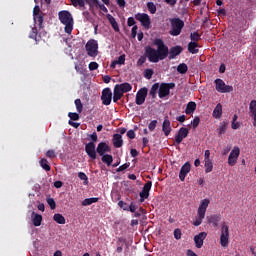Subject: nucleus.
<instances>
[{
	"instance_id": "1",
	"label": "nucleus",
	"mask_w": 256,
	"mask_h": 256,
	"mask_svg": "<svg viewBox=\"0 0 256 256\" xmlns=\"http://www.w3.org/2000/svg\"><path fill=\"white\" fill-rule=\"evenodd\" d=\"M154 45H156L157 49L151 46L145 47V55L150 63H159V61H164L169 57V47L165 45L163 39L156 38Z\"/></svg>"
},
{
	"instance_id": "2",
	"label": "nucleus",
	"mask_w": 256,
	"mask_h": 256,
	"mask_svg": "<svg viewBox=\"0 0 256 256\" xmlns=\"http://www.w3.org/2000/svg\"><path fill=\"white\" fill-rule=\"evenodd\" d=\"M58 19L64 25L65 33L71 35L73 33V25H75L73 14L69 10H61L58 12Z\"/></svg>"
},
{
	"instance_id": "3",
	"label": "nucleus",
	"mask_w": 256,
	"mask_h": 256,
	"mask_svg": "<svg viewBox=\"0 0 256 256\" xmlns=\"http://www.w3.org/2000/svg\"><path fill=\"white\" fill-rule=\"evenodd\" d=\"M169 22V35H172V37H178V35H181V31H183V27H185V22L181 20V18H170Z\"/></svg>"
},
{
	"instance_id": "4",
	"label": "nucleus",
	"mask_w": 256,
	"mask_h": 256,
	"mask_svg": "<svg viewBox=\"0 0 256 256\" xmlns=\"http://www.w3.org/2000/svg\"><path fill=\"white\" fill-rule=\"evenodd\" d=\"M88 57H97L99 55V42L95 39H90L85 45Z\"/></svg>"
},
{
	"instance_id": "5",
	"label": "nucleus",
	"mask_w": 256,
	"mask_h": 256,
	"mask_svg": "<svg viewBox=\"0 0 256 256\" xmlns=\"http://www.w3.org/2000/svg\"><path fill=\"white\" fill-rule=\"evenodd\" d=\"M171 89H175V83H161L158 88V97L165 99L171 93Z\"/></svg>"
},
{
	"instance_id": "6",
	"label": "nucleus",
	"mask_w": 256,
	"mask_h": 256,
	"mask_svg": "<svg viewBox=\"0 0 256 256\" xmlns=\"http://www.w3.org/2000/svg\"><path fill=\"white\" fill-rule=\"evenodd\" d=\"M220 245L224 248L229 247V227L225 222L221 226Z\"/></svg>"
},
{
	"instance_id": "7",
	"label": "nucleus",
	"mask_w": 256,
	"mask_h": 256,
	"mask_svg": "<svg viewBox=\"0 0 256 256\" xmlns=\"http://www.w3.org/2000/svg\"><path fill=\"white\" fill-rule=\"evenodd\" d=\"M135 20L139 21L143 28L151 29V17L147 13H137L135 15Z\"/></svg>"
},
{
	"instance_id": "8",
	"label": "nucleus",
	"mask_w": 256,
	"mask_h": 256,
	"mask_svg": "<svg viewBox=\"0 0 256 256\" xmlns=\"http://www.w3.org/2000/svg\"><path fill=\"white\" fill-rule=\"evenodd\" d=\"M214 83L216 85V91H218V93H232L233 91V86L225 84V81H223L222 79L218 78L214 81Z\"/></svg>"
},
{
	"instance_id": "9",
	"label": "nucleus",
	"mask_w": 256,
	"mask_h": 256,
	"mask_svg": "<svg viewBox=\"0 0 256 256\" xmlns=\"http://www.w3.org/2000/svg\"><path fill=\"white\" fill-rule=\"evenodd\" d=\"M239 155H241V150L239 147H234L228 157V165H230V167H235V165H237Z\"/></svg>"
},
{
	"instance_id": "10",
	"label": "nucleus",
	"mask_w": 256,
	"mask_h": 256,
	"mask_svg": "<svg viewBox=\"0 0 256 256\" xmlns=\"http://www.w3.org/2000/svg\"><path fill=\"white\" fill-rule=\"evenodd\" d=\"M101 101L102 105H111V101H113V92H111V88H104L102 90Z\"/></svg>"
},
{
	"instance_id": "11",
	"label": "nucleus",
	"mask_w": 256,
	"mask_h": 256,
	"mask_svg": "<svg viewBox=\"0 0 256 256\" xmlns=\"http://www.w3.org/2000/svg\"><path fill=\"white\" fill-rule=\"evenodd\" d=\"M33 17L34 23H38V27L43 29V14L41 12V8H39L37 5L33 9Z\"/></svg>"
},
{
	"instance_id": "12",
	"label": "nucleus",
	"mask_w": 256,
	"mask_h": 256,
	"mask_svg": "<svg viewBox=\"0 0 256 256\" xmlns=\"http://www.w3.org/2000/svg\"><path fill=\"white\" fill-rule=\"evenodd\" d=\"M189 135V129L181 127L178 133L175 135V145H181L183 140Z\"/></svg>"
},
{
	"instance_id": "13",
	"label": "nucleus",
	"mask_w": 256,
	"mask_h": 256,
	"mask_svg": "<svg viewBox=\"0 0 256 256\" xmlns=\"http://www.w3.org/2000/svg\"><path fill=\"white\" fill-rule=\"evenodd\" d=\"M151 187H153V182H151V181H147L144 184L142 191L140 192L141 203H143V201H145V199H149V191H151Z\"/></svg>"
},
{
	"instance_id": "14",
	"label": "nucleus",
	"mask_w": 256,
	"mask_h": 256,
	"mask_svg": "<svg viewBox=\"0 0 256 256\" xmlns=\"http://www.w3.org/2000/svg\"><path fill=\"white\" fill-rule=\"evenodd\" d=\"M147 88H141L136 94V105H143L145 103V99H147Z\"/></svg>"
},
{
	"instance_id": "15",
	"label": "nucleus",
	"mask_w": 256,
	"mask_h": 256,
	"mask_svg": "<svg viewBox=\"0 0 256 256\" xmlns=\"http://www.w3.org/2000/svg\"><path fill=\"white\" fill-rule=\"evenodd\" d=\"M85 151L90 159H97V151L95 150V143L89 142L85 144Z\"/></svg>"
},
{
	"instance_id": "16",
	"label": "nucleus",
	"mask_w": 256,
	"mask_h": 256,
	"mask_svg": "<svg viewBox=\"0 0 256 256\" xmlns=\"http://www.w3.org/2000/svg\"><path fill=\"white\" fill-rule=\"evenodd\" d=\"M96 153L101 157L105 155V153H111V146L106 142H100L96 148Z\"/></svg>"
},
{
	"instance_id": "17",
	"label": "nucleus",
	"mask_w": 256,
	"mask_h": 256,
	"mask_svg": "<svg viewBox=\"0 0 256 256\" xmlns=\"http://www.w3.org/2000/svg\"><path fill=\"white\" fill-rule=\"evenodd\" d=\"M181 53H183V47L179 45L171 47L170 49H168V59H170L171 61L175 59V57L181 55Z\"/></svg>"
},
{
	"instance_id": "18",
	"label": "nucleus",
	"mask_w": 256,
	"mask_h": 256,
	"mask_svg": "<svg viewBox=\"0 0 256 256\" xmlns=\"http://www.w3.org/2000/svg\"><path fill=\"white\" fill-rule=\"evenodd\" d=\"M205 239H207V232H200L198 235L194 236L195 247L201 249Z\"/></svg>"
},
{
	"instance_id": "19",
	"label": "nucleus",
	"mask_w": 256,
	"mask_h": 256,
	"mask_svg": "<svg viewBox=\"0 0 256 256\" xmlns=\"http://www.w3.org/2000/svg\"><path fill=\"white\" fill-rule=\"evenodd\" d=\"M162 131L165 137H169V135H171V131H173L171 128V121L169 120V116L164 117V121L162 123Z\"/></svg>"
},
{
	"instance_id": "20",
	"label": "nucleus",
	"mask_w": 256,
	"mask_h": 256,
	"mask_svg": "<svg viewBox=\"0 0 256 256\" xmlns=\"http://www.w3.org/2000/svg\"><path fill=\"white\" fill-rule=\"evenodd\" d=\"M190 172H191V164L189 162H186L180 169V173H179L180 181H185L187 174H189Z\"/></svg>"
},
{
	"instance_id": "21",
	"label": "nucleus",
	"mask_w": 256,
	"mask_h": 256,
	"mask_svg": "<svg viewBox=\"0 0 256 256\" xmlns=\"http://www.w3.org/2000/svg\"><path fill=\"white\" fill-rule=\"evenodd\" d=\"M209 199H204L201 201L200 206L198 207L197 215L200 217H205V213H207V207H209Z\"/></svg>"
},
{
	"instance_id": "22",
	"label": "nucleus",
	"mask_w": 256,
	"mask_h": 256,
	"mask_svg": "<svg viewBox=\"0 0 256 256\" xmlns=\"http://www.w3.org/2000/svg\"><path fill=\"white\" fill-rule=\"evenodd\" d=\"M112 141L116 149L123 147V137L121 136V134H114Z\"/></svg>"
},
{
	"instance_id": "23",
	"label": "nucleus",
	"mask_w": 256,
	"mask_h": 256,
	"mask_svg": "<svg viewBox=\"0 0 256 256\" xmlns=\"http://www.w3.org/2000/svg\"><path fill=\"white\" fill-rule=\"evenodd\" d=\"M112 29H114V31L116 33H119L120 29H119V24L117 23V20H115V17H113L111 14H107L106 15Z\"/></svg>"
},
{
	"instance_id": "24",
	"label": "nucleus",
	"mask_w": 256,
	"mask_h": 256,
	"mask_svg": "<svg viewBox=\"0 0 256 256\" xmlns=\"http://www.w3.org/2000/svg\"><path fill=\"white\" fill-rule=\"evenodd\" d=\"M196 109H197V103L190 101L186 105L185 113H186V115H193V113H195Z\"/></svg>"
},
{
	"instance_id": "25",
	"label": "nucleus",
	"mask_w": 256,
	"mask_h": 256,
	"mask_svg": "<svg viewBox=\"0 0 256 256\" xmlns=\"http://www.w3.org/2000/svg\"><path fill=\"white\" fill-rule=\"evenodd\" d=\"M119 90L124 93H129V91H132L133 86L130 83L124 82L122 84H116Z\"/></svg>"
},
{
	"instance_id": "26",
	"label": "nucleus",
	"mask_w": 256,
	"mask_h": 256,
	"mask_svg": "<svg viewBox=\"0 0 256 256\" xmlns=\"http://www.w3.org/2000/svg\"><path fill=\"white\" fill-rule=\"evenodd\" d=\"M43 221V216L41 214L32 213V222L34 227H41V222Z\"/></svg>"
},
{
	"instance_id": "27",
	"label": "nucleus",
	"mask_w": 256,
	"mask_h": 256,
	"mask_svg": "<svg viewBox=\"0 0 256 256\" xmlns=\"http://www.w3.org/2000/svg\"><path fill=\"white\" fill-rule=\"evenodd\" d=\"M123 93L119 89L117 85L114 86V92H113V102L117 103V101H120V99L123 97Z\"/></svg>"
},
{
	"instance_id": "28",
	"label": "nucleus",
	"mask_w": 256,
	"mask_h": 256,
	"mask_svg": "<svg viewBox=\"0 0 256 256\" xmlns=\"http://www.w3.org/2000/svg\"><path fill=\"white\" fill-rule=\"evenodd\" d=\"M71 1V5H73V7H75L76 9H80L81 11H85L86 7H85V0H70Z\"/></svg>"
},
{
	"instance_id": "29",
	"label": "nucleus",
	"mask_w": 256,
	"mask_h": 256,
	"mask_svg": "<svg viewBox=\"0 0 256 256\" xmlns=\"http://www.w3.org/2000/svg\"><path fill=\"white\" fill-rule=\"evenodd\" d=\"M221 115H223V106L221 103H218L213 110V117L215 119H220Z\"/></svg>"
},
{
	"instance_id": "30",
	"label": "nucleus",
	"mask_w": 256,
	"mask_h": 256,
	"mask_svg": "<svg viewBox=\"0 0 256 256\" xmlns=\"http://www.w3.org/2000/svg\"><path fill=\"white\" fill-rule=\"evenodd\" d=\"M101 157H102L101 158L102 163H105L107 167H111V164L113 163V155L103 154V156Z\"/></svg>"
},
{
	"instance_id": "31",
	"label": "nucleus",
	"mask_w": 256,
	"mask_h": 256,
	"mask_svg": "<svg viewBox=\"0 0 256 256\" xmlns=\"http://www.w3.org/2000/svg\"><path fill=\"white\" fill-rule=\"evenodd\" d=\"M197 47H199V44L197 42L188 43L189 53H192V55H195V54L199 53V49H197Z\"/></svg>"
},
{
	"instance_id": "32",
	"label": "nucleus",
	"mask_w": 256,
	"mask_h": 256,
	"mask_svg": "<svg viewBox=\"0 0 256 256\" xmlns=\"http://www.w3.org/2000/svg\"><path fill=\"white\" fill-rule=\"evenodd\" d=\"M219 221H221V215H213L209 218L208 223H212L214 227H218Z\"/></svg>"
},
{
	"instance_id": "33",
	"label": "nucleus",
	"mask_w": 256,
	"mask_h": 256,
	"mask_svg": "<svg viewBox=\"0 0 256 256\" xmlns=\"http://www.w3.org/2000/svg\"><path fill=\"white\" fill-rule=\"evenodd\" d=\"M99 201V198L94 197V198H86L82 201V206L87 207L89 205H93V203H97Z\"/></svg>"
},
{
	"instance_id": "34",
	"label": "nucleus",
	"mask_w": 256,
	"mask_h": 256,
	"mask_svg": "<svg viewBox=\"0 0 256 256\" xmlns=\"http://www.w3.org/2000/svg\"><path fill=\"white\" fill-rule=\"evenodd\" d=\"M250 117L256 118V100H252L249 104Z\"/></svg>"
},
{
	"instance_id": "35",
	"label": "nucleus",
	"mask_w": 256,
	"mask_h": 256,
	"mask_svg": "<svg viewBox=\"0 0 256 256\" xmlns=\"http://www.w3.org/2000/svg\"><path fill=\"white\" fill-rule=\"evenodd\" d=\"M146 7L151 15H155L157 13V5H155V3L147 2Z\"/></svg>"
},
{
	"instance_id": "36",
	"label": "nucleus",
	"mask_w": 256,
	"mask_h": 256,
	"mask_svg": "<svg viewBox=\"0 0 256 256\" xmlns=\"http://www.w3.org/2000/svg\"><path fill=\"white\" fill-rule=\"evenodd\" d=\"M85 3L89 6V10L93 11L99 5V0H85Z\"/></svg>"
},
{
	"instance_id": "37",
	"label": "nucleus",
	"mask_w": 256,
	"mask_h": 256,
	"mask_svg": "<svg viewBox=\"0 0 256 256\" xmlns=\"http://www.w3.org/2000/svg\"><path fill=\"white\" fill-rule=\"evenodd\" d=\"M53 220L59 225H65V217L61 214H54Z\"/></svg>"
},
{
	"instance_id": "38",
	"label": "nucleus",
	"mask_w": 256,
	"mask_h": 256,
	"mask_svg": "<svg viewBox=\"0 0 256 256\" xmlns=\"http://www.w3.org/2000/svg\"><path fill=\"white\" fill-rule=\"evenodd\" d=\"M158 91H159V83L153 84L150 89V96L152 97V99H155L157 97Z\"/></svg>"
},
{
	"instance_id": "39",
	"label": "nucleus",
	"mask_w": 256,
	"mask_h": 256,
	"mask_svg": "<svg viewBox=\"0 0 256 256\" xmlns=\"http://www.w3.org/2000/svg\"><path fill=\"white\" fill-rule=\"evenodd\" d=\"M40 166L42 167V169H44V171H51V166L49 165V161H47V159L42 158L40 160Z\"/></svg>"
},
{
	"instance_id": "40",
	"label": "nucleus",
	"mask_w": 256,
	"mask_h": 256,
	"mask_svg": "<svg viewBox=\"0 0 256 256\" xmlns=\"http://www.w3.org/2000/svg\"><path fill=\"white\" fill-rule=\"evenodd\" d=\"M177 71H178V73H180L181 75H185V73H187V71H189V68L187 67V64L182 63V64H179V65H178Z\"/></svg>"
},
{
	"instance_id": "41",
	"label": "nucleus",
	"mask_w": 256,
	"mask_h": 256,
	"mask_svg": "<svg viewBox=\"0 0 256 256\" xmlns=\"http://www.w3.org/2000/svg\"><path fill=\"white\" fill-rule=\"evenodd\" d=\"M227 125L228 123L225 121L220 124V127L218 128V135H225V133H227Z\"/></svg>"
},
{
	"instance_id": "42",
	"label": "nucleus",
	"mask_w": 256,
	"mask_h": 256,
	"mask_svg": "<svg viewBox=\"0 0 256 256\" xmlns=\"http://www.w3.org/2000/svg\"><path fill=\"white\" fill-rule=\"evenodd\" d=\"M205 164V173H211V171H213V161L211 160H204Z\"/></svg>"
},
{
	"instance_id": "43",
	"label": "nucleus",
	"mask_w": 256,
	"mask_h": 256,
	"mask_svg": "<svg viewBox=\"0 0 256 256\" xmlns=\"http://www.w3.org/2000/svg\"><path fill=\"white\" fill-rule=\"evenodd\" d=\"M78 177L81 181H84V185H89V177H87V174H85L84 172H79Z\"/></svg>"
},
{
	"instance_id": "44",
	"label": "nucleus",
	"mask_w": 256,
	"mask_h": 256,
	"mask_svg": "<svg viewBox=\"0 0 256 256\" xmlns=\"http://www.w3.org/2000/svg\"><path fill=\"white\" fill-rule=\"evenodd\" d=\"M74 103H75L77 112H78V113H83V103H81V99H79V98L76 99V100L74 101Z\"/></svg>"
},
{
	"instance_id": "45",
	"label": "nucleus",
	"mask_w": 256,
	"mask_h": 256,
	"mask_svg": "<svg viewBox=\"0 0 256 256\" xmlns=\"http://www.w3.org/2000/svg\"><path fill=\"white\" fill-rule=\"evenodd\" d=\"M191 41H194L193 43H196V41L201 40V35L198 32H193L190 34Z\"/></svg>"
},
{
	"instance_id": "46",
	"label": "nucleus",
	"mask_w": 256,
	"mask_h": 256,
	"mask_svg": "<svg viewBox=\"0 0 256 256\" xmlns=\"http://www.w3.org/2000/svg\"><path fill=\"white\" fill-rule=\"evenodd\" d=\"M118 207H120V209H123V211H129V205L127 204V202H124L123 200H120L118 202Z\"/></svg>"
},
{
	"instance_id": "47",
	"label": "nucleus",
	"mask_w": 256,
	"mask_h": 256,
	"mask_svg": "<svg viewBox=\"0 0 256 256\" xmlns=\"http://www.w3.org/2000/svg\"><path fill=\"white\" fill-rule=\"evenodd\" d=\"M147 61V54L145 56H141L137 61V67H143L145 65V62Z\"/></svg>"
},
{
	"instance_id": "48",
	"label": "nucleus",
	"mask_w": 256,
	"mask_h": 256,
	"mask_svg": "<svg viewBox=\"0 0 256 256\" xmlns=\"http://www.w3.org/2000/svg\"><path fill=\"white\" fill-rule=\"evenodd\" d=\"M199 123H201V118H199V116H196L191 122L193 129H197V127H199Z\"/></svg>"
},
{
	"instance_id": "49",
	"label": "nucleus",
	"mask_w": 256,
	"mask_h": 256,
	"mask_svg": "<svg viewBox=\"0 0 256 256\" xmlns=\"http://www.w3.org/2000/svg\"><path fill=\"white\" fill-rule=\"evenodd\" d=\"M88 69L89 71H97V69H99V64L97 62H90Z\"/></svg>"
},
{
	"instance_id": "50",
	"label": "nucleus",
	"mask_w": 256,
	"mask_h": 256,
	"mask_svg": "<svg viewBox=\"0 0 256 256\" xmlns=\"http://www.w3.org/2000/svg\"><path fill=\"white\" fill-rule=\"evenodd\" d=\"M203 219H205V216L201 217L198 215V218H196V220L193 222L194 227H199V225L203 223Z\"/></svg>"
},
{
	"instance_id": "51",
	"label": "nucleus",
	"mask_w": 256,
	"mask_h": 256,
	"mask_svg": "<svg viewBox=\"0 0 256 256\" xmlns=\"http://www.w3.org/2000/svg\"><path fill=\"white\" fill-rule=\"evenodd\" d=\"M182 235H183V233H181V229L176 228V229L174 230V238H175L177 241H179V239H181Z\"/></svg>"
},
{
	"instance_id": "52",
	"label": "nucleus",
	"mask_w": 256,
	"mask_h": 256,
	"mask_svg": "<svg viewBox=\"0 0 256 256\" xmlns=\"http://www.w3.org/2000/svg\"><path fill=\"white\" fill-rule=\"evenodd\" d=\"M47 203H48L50 209H52V210L57 207V204L55 203V199H53V198H48Z\"/></svg>"
},
{
	"instance_id": "53",
	"label": "nucleus",
	"mask_w": 256,
	"mask_h": 256,
	"mask_svg": "<svg viewBox=\"0 0 256 256\" xmlns=\"http://www.w3.org/2000/svg\"><path fill=\"white\" fill-rule=\"evenodd\" d=\"M68 117H69L72 121H79V114H77L76 112H70V113H68Z\"/></svg>"
},
{
	"instance_id": "54",
	"label": "nucleus",
	"mask_w": 256,
	"mask_h": 256,
	"mask_svg": "<svg viewBox=\"0 0 256 256\" xmlns=\"http://www.w3.org/2000/svg\"><path fill=\"white\" fill-rule=\"evenodd\" d=\"M144 77L146 78V79H151V77H153V69H146L145 71H144Z\"/></svg>"
},
{
	"instance_id": "55",
	"label": "nucleus",
	"mask_w": 256,
	"mask_h": 256,
	"mask_svg": "<svg viewBox=\"0 0 256 256\" xmlns=\"http://www.w3.org/2000/svg\"><path fill=\"white\" fill-rule=\"evenodd\" d=\"M157 127V120H152L149 124H148V129L149 131H155V128Z\"/></svg>"
},
{
	"instance_id": "56",
	"label": "nucleus",
	"mask_w": 256,
	"mask_h": 256,
	"mask_svg": "<svg viewBox=\"0 0 256 256\" xmlns=\"http://www.w3.org/2000/svg\"><path fill=\"white\" fill-rule=\"evenodd\" d=\"M46 157H48V159H55V157H57V154H55V150H48L46 152Z\"/></svg>"
},
{
	"instance_id": "57",
	"label": "nucleus",
	"mask_w": 256,
	"mask_h": 256,
	"mask_svg": "<svg viewBox=\"0 0 256 256\" xmlns=\"http://www.w3.org/2000/svg\"><path fill=\"white\" fill-rule=\"evenodd\" d=\"M126 169H129V163H125L117 168V173H121L125 171Z\"/></svg>"
},
{
	"instance_id": "58",
	"label": "nucleus",
	"mask_w": 256,
	"mask_h": 256,
	"mask_svg": "<svg viewBox=\"0 0 256 256\" xmlns=\"http://www.w3.org/2000/svg\"><path fill=\"white\" fill-rule=\"evenodd\" d=\"M29 37L30 39L37 40V27L32 28Z\"/></svg>"
},
{
	"instance_id": "59",
	"label": "nucleus",
	"mask_w": 256,
	"mask_h": 256,
	"mask_svg": "<svg viewBox=\"0 0 256 256\" xmlns=\"http://www.w3.org/2000/svg\"><path fill=\"white\" fill-rule=\"evenodd\" d=\"M116 63L118 65H125V54L120 55L118 59L116 60Z\"/></svg>"
},
{
	"instance_id": "60",
	"label": "nucleus",
	"mask_w": 256,
	"mask_h": 256,
	"mask_svg": "<svg viewBox=\"0 0 256 256\" xmlns=\"http://www.w3.org/2000/svg\"><path fill=\"white\" fill-rule=\"evenodd\" d=\"M138 29L139 28L137 27V25L132 27V30H131V37H132V39H135V37H137V30Z\"/></svg>"
},
{
	"instance_id": "61",
	"label": "nucleus",
	"mask_w": 256,
	"mask_h": 256,
	"mask_svg": "<svg viewBox=\"0 0 256 256\" xmlns=\"http://www.w3.org/2000/svg\"><path fill=\"white\" fill-rule=\"evenodd\" d=\"M128 211H130L131 213H135V211H137V205L131 202V204L128 206Z\"/></svg>"
},
{
	"instance_id": "62",
	"label": "nucleus",
	"mask_w": 256,
	"mask_h": 256,
	"mask_svg": "<svg viewBox=\"0 0 256 256\" xmlns=\"http://www.w3.org/2000/svg\"><path fill=\"white\" fill-rule=\"evenodd\" d=\"M135 18L133 17H129L128 20H127V25L128 27H135Z\"/></svg>"
},
{
	"instance_id": "63",
	"label": "nucleus",
	"mask_w": 256,
	"mask_h": 256,
	"mask_svg": "<svg viewBox=\"0 0 256 256\" xmlns=\"http://www.w3.org/2000/svg\"><path fill=\"white\" fill-rule=\"evenodd\" d=\"M82 16L84 17V19L86 21H89V19H91V13H89V11H87V10L82 12Z\"/></svg>"
},
{
	"instance_id": "64",
	"label": "nucleus",
	"mask_w": 256,
	"mask_h": 256,
	"mask_svg": "<svg viewBox=\"0 0 256 256\" xmlns=\"http://www.w3.org/2000/svg\"><path fill=\"white\" fill-rule=\"evenodd\" d=\"M128 139H135V130H129L127 132Z\"/></svg>"
}]
</instances>
